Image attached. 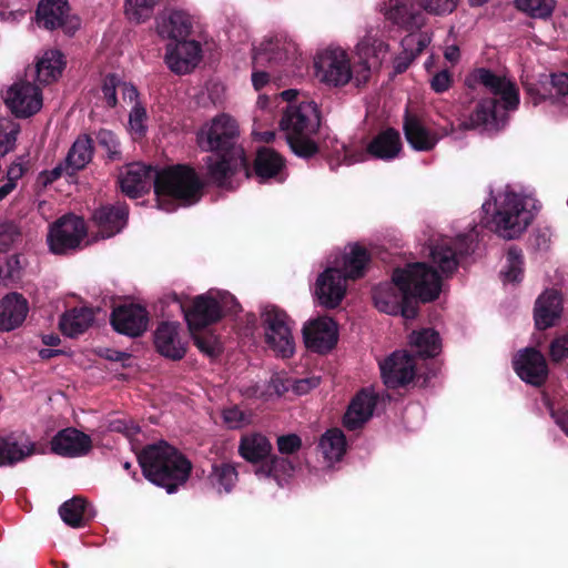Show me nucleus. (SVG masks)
Masks as SVG:
<instances>
[{
  "mask_svg": "<svg viewBox=\"0 0 568 568\" xmlns=\"http://www.w3.org/2000/svg\"><path fill=\"white\" fill-rule=\"evenodd\" d=\"M440 292L438 271L425 262H416L395 268L390 283L374 288L373 300L379 312L414 320L418 314V302H433Z\"/></svg>",
  "mask_w": 568,
  "mask_h": 568,
  "instance_id": "nucleus-1",
  "label": "nucleus"
},
{
  "mask_svg": "<svg viewBox=\"0 0 568 568\" xmlns=\"http://www.w3.org/2000/svg\"><path fill=\"white\" fill-rule=\"evenodd\" d=\"M465 82L469 88L481 87L495 98L481 99L462 125L467 130L481 128L488 132H499L508 120L507 112L517 110L519 105L516 83L487 68L473 70Z\"/></svg>",
  "mask_w": 568,
  "mask_h": 568,
  "instance_id": "nucleus-2",
  "label": "nucleus"
},
{
  "mask_svg": "<svg viewBox=\"0 0 568 568\" xmlns=\"http://www.w3.org/2000/svg\"><path fill=\"white\" fill-rule=\"evenodd\" d=\"M138 462L143 476L169 494L187 481L193 468L184 454L165 442L143 447L138 454Z\"/></svg>",
  "mask_w": 568,
  "mask_h": 568,
  "instance_id": "nucleus-3",
  "label": "nucleus"
},
{
  "mask_svg": "<svg viewBox=\"0 0 568 568\" xmlns=\"http://www.w3.org/2000/svg\"><path fill=\"white\" fill-rule=\"evenodd\" d=\"M204 186L195 169L187 164L169 165L154 175L158 207L165 212L196 204L204 194Z\"/></svg>",
  "mask_w": 568,
  "mask_h": 568,
  "instance_id": "nucleus-4",
  "label": "nucleus"
},
{
  "mask_svg": "<svg viewBox=\"0 0 568 568\" xmlns=\"http://www.w3.org/2000/svg\"><path fill=\"white\" fill-rule=\"evenodd\" d=\"M372 256L367 248L354 244L343 257L342 268H326L316 281L315 294L321 305L335 308L346 293V281H356L365 276Z\"/></svg>",
  "mask_w": 568,
  "mask_h": 568,
  "instance_id": "nucleus-5",
  "label": "nucleus"
},
{
  "mask_svg": "<svg viewBox=\"0 0 568 568\" xmlns=\"http://www.w3.org/2000/svg\"><path fill=\"white\" fill-rule=\"evenodd\" d=\"M321 125L320 111L314 102L287 105L280 128L286 132L290 149L300 158L308 159L318 153V145L312 139Z\"/></svg>",
  "mask_w": 568,
  "mask_h": 568,
  "instance_id": "nucleus-6",
  "label": "nucleus"
},
{
  "mask_svg": "<svg viewBox=\"0 0 568 568\" xmlns=\"http://www.w3.org/2000/svg\"><path fill=\"white\" fill-rule=\"evenodd\" d=\"M240 128L235 119L226 113L215 115L204 123L196 133V143L204 152L242 154L239 143Z\"/></svg>",
  "mask_w": 568,
  "mask_h": 568,
  "instance_id": "nucleus-7",
  "label": "nucleus"
},
{
  "mask_svg": "<svg viewBox=\"0 0 568 568\" xmlns=\"http://www.w3.org/2000/svg\"><path fill=\"white\" fill-rule=\"evenodd\" d=\"M535 214L527 209L525 200L517 194H506L493 220L494 232L504 240L518 239L531 224Z\"/></svg>",
  "mask_w": 568,
  "mask_h": 568,
  "instance_id": "nucleus-8",
  "label": "nucleus"
},
{
  "mask_svg": "<svg viewBox=\"0 0 568 568\" xmlns=\"http://www.w3.org/2000/svg\"><path fill=\"white\" fill-rule=\"evenodd\" d=\"M476 234H458L456 237H442L429 246L432 263L445 276H452L463 260L475 252Z\"/></svg>",
  "mask_w": 568,
  "mask_h": 568,
  "instance_id": "nucleus-9",
  "label": "nucleus"
},
{
  "mask_svg": "<svg viewBox=\"0 0 568 568\" xmlns=\"http://www.w3.org/2000/svg\"><path fill=\"white\" fill-rule=\"evenodd\" d=\"M265 343L282 358L294 354L295 343L287 313L276 305H266L261 313Z\"/></svg>",
  "mask_w": 568,
  "mask_h": 568,
  "instance_id": "nucleus-10",
  "label": "nucleus"
},
{
  "mask_svg": "<svg viewBox=\"0 0 568 568\" xmlns=\"http://www.w3.org/2000/svg\"><path fill=\"white\" fill-rule=\"evenodd\" d=\"M88 235V226L83 217L65 214L53 222L47 235L50 252L58 255L69 254L81 247Z\"/></svg>",
  "mask_w": 568,
  "mask_h": 568,
  "instance_id": "nucleus-11",
  "label": "nucleus"
},
{
  "mask_svg": "<svg viewBox=\"0 0 568 568\" xmlns=\"http://www.w3.org/2000/svg\"><path fill=\"white\" fill-rule=\"evenodd\" d=\"M298 47L286 33H275L266 37L255 49L253 64L268 67L270 70L287 68L296 64Z\"/></svg>",
  "mask_w": 568,
  "mask_h": 568,
  "instance_id": "nucleus-12",
  "label": "nucleus"
},
{
  "mask_svg": "<svg viewBox=\"0 0 568 568\" xmlns=\"http://www.w3.org/2000/svg\"><path fill=\"white\" fill-rule=\"evenodd\" d=\"M316 78L331 87H344L353 77L347 53L342 49H326L314 61Z\"/></svg>",
  "mask_w": 568,
  "mask_h": 568,
  "instance_id": "nucleus-13",
  "label": "nucleus"
},
{
  "mask_svg": "<svg viewBox=\"0 0 568 568\" xmlns=\"http://www.w3.org/2000/svg\"><path fill=\"white\" fill-rule=\"evenodd\" d=\"M219 158L207 155L204 159L206 164V176L215 186L223 190H233L232 178L244 170L246 178L250 176L248 161L245 152L233 154L227 152L215 153Z\"/></svg>",
  "mask_w": 568,
  "mask_h": 568,
  "instance_id": "nucleus-14",
  "label": "nucleus"
},
{
  "mask_svg": "<svg viewBox=\"0 0 568 568\" xmlns=\"http://www.w3.org/2000/svg\"><path fill=\"white\" fill-rule=\"evenodd\" d=\"M36 22L39 28L49 31L61 29L69 36L80 26L79 19L70 14L68 0H40L36 10Z\"/></svg>",
  "mask_w": 568,
  "mask_h": 568,
  "instance_id": "nucleus-15",
  "label": "nucleus"
},
{
  "mask_svg": "<svg viewBox=\"0 0 568 568\" xmlns=\"http://www.w3.org/2000/svg\"><path fill=\"white\" fill-rule=\"evenodd\" d=\"M402 151V141L399 132L393 128H388L379 132L373 140L367 144L366 150H359L357 152H345V159L347 163H356L366 160L367 154L375 159L389 161L398 156Z\"/></svg>",
  "mask_w": 568,
  "mask_h": 568,
  "instance_id": "nucleus-16",
  "label": "nucleus"
},
{
  "mask_svg": "<svg viewBox=\"0 0 568 568\" xmlns=\"http://www.w3.org/2000/svg\"><path fill=\"white\" fill-rule=\"evenodd\" d=\"M182 311L190 332L207 328L222 320L219 300L211 293L194 296L190 306H183Z\"/></svg>",
  "mask_w": 568,
  "mask_h": 568,
  "instance_id": "nucleus-17",
  "label": "nucleus"
},
{
  "mask_svg": "<svg viewBox=\"0 0 568 568\" xmlns=\"http://www.w3.org/2000/svg\"><path fill=\"white\" fill-rule=\"evenodd\" d=\"M379 368L388 388L404 387L416 376L415 356L407 352H394L379 364Z\"/></svg>",
  "mask_w": 568,
  "mask_h": 568,
  "instance_id": "nucleus-18",
  "label": "nucleus"
},
{
  "mask_svg": "<svg viewBox=\"0 0 568 568\" xmlns=\"http://www.w3.org/2000/svg\"><path fill=\"white\" fill-rule=\"evenodd\" d=\"M513 367L521 381L535 387H541L549 375L544 354L535 347L520 351L513 359Z\"/></svg>",
  "mask_w": 568,
  "mask_h": 568,
  "instance_id": "nucleus-19",
  "label": "nucleus"
},
{
  "mask_svg": "<svg viewBox=\"0 0 568 568\" xmlns=\"http://www.w3.org/2000/svg\"><path fill=\"white\" fill-rule=\"evenodd\" d=\"M149 321V312L139 304L119 305L110 316L113 329L129 337L141 336L148 329Z\"/></svg>",
  "mask_w": 568,
  "mask_h": 568,
  "instance_id": "nucleus-20",
  "label": "nucleus"
},
{
  "mask_svg": "<svg viewBox=\"0 0 568 568\" xmlns=\"http://www.w3.org/2000/svg\"><path fill=\"white\" fill-rule=\"evenodd\" d=\"M129 221V205L125 202L104 204L91 214V222L102 239H110L124 230Z\"/></svg>",
  "mask_w": 568,
  "mask_h": 568,
  "instance_id": "nucleus-21",
  "label": "nucleus"
},
{
  "mask_svg": "<svg viewBox=\"0 0 568 568\" xmlns=\"http://www.w3.org/2000/svg\"><path fill=\"white\" fill-rule=\"evenodd\" d=\"M4 101L17 118H28L42 106L41 90L30 82L14 83L8 90Z\"/></svg>",
  "mask_w": 568,
  "mask_h": 568,
  "instance_id": "nucleus-22",
  "label": "nucleus"
},
{
  "mask_svg": "<svg viewBox=\"0 0 568 568\" xmlns=\"http://www.w3.org/2000/svg\"><path fill=\"white\" fill-rule=\"evenodd\" d=\"M201 52V44L186 38L168 43L164 60L172 72L185 74L196 67Z\"/></svg>",
  "mask_w": 568,
  "mask_h": 568,
  "instance_id": "nucleus-23",
  "label": "nucleus"
},
{
  "mask_svg": "<svg viewBox=\"0 0 568 568\" xmlns=\"http://www.w3.org/2000/svg\"><path fill=\"white\" fill-rule=\"evenodd\" d=\"M524 89L535 105L547 100L551 103H566L568 99V74L545 75L537 83L525 82Z\"/></svg>",
  "mask_w": 568,
  "mask_h": 568,
  "instance_id": "nucleus-24",
  "label": "nucleus"
},
{
  "mask_svg": "<svg viewBox=\"0 0 568 568\" xmlns=\"http://www.w3.org/2000/svg\"><path fill=\"white\" fill-rule=\"evenodd\" d=\"M305 346L312 352L326 354L337 344L336 323L329 317L311 321L303 328Z\"/></svg>",
  "mask_w": 568,
  "mask_h": 568,
  "instance_id": "nucleus-25",
  "label": "nucleus"
},
{
  "mask_svg": "<svg viewBox=\"0 0 568 568\" xmlns=\"http://www.w3.org/2000/svg\"><path fill=\"white\" fill-rule=\"evenodd\" d=\"M158 169L140 162L128 164L119 176L121 191L129 197L136 199L154 187V175Z\"/></svg>",
  "mask_w": 568,
  "mask_h": 568,
  "instance_id": "nucleus-26",
  "label": "nucleus"
},
{
  "mask_svg": "<svg viewBox=\"0 0 568 568\" xmlns=\"http://www.w3.org/2000/svg\"><path fill=\"white\" fill-rule=\"evenodd\" d=\"M156 352L171 361H181L187 351V342L181 337V324L162 322L154 332Z\"/></svg>",
  "mask_w": 568,
  "mask_h": 568,
  "instance_id": "nucleus-27",
  "label": "nucleus"
},
{
  "mask_svg": "<svg viewBox=\"0 0 568 568\" xmlns=\"http://www.w3.org/2000/svg\"><path fill=\"white\" fill-rule=\"evenodd\" d=\"M50 445L52 453L69 458L85 456L93 446L91 437L74 427L59 430L52 437Z\"/></svg>",
  "mask_w": 568,
  "mask_h": 568,
  "instance_id": "nucleus-28",
  "label": "nucleus"
},
{
  "mask_svg": "<svg viewBox=\"0 0 568 568\" xmlns=\"http://www.w3.org/2000/svg\"><path fill=\"white\" fill-rule=\"evenodd\" d=\"M385 17L406 31L419 30L426 23L425 14L415 8L412 0H388Z\"/></svg>",
  "mask_w": 568,
  "mask_h": 568,
  "instance_id": "nucleus-29",
  "label": "nucleus"
},
{
  "mask_svg": "<svg viewBox=\"0 0 568 568\" xmlns=\"http://www.w3.org/2000/svg\"><path fill=\"white\" fill-rule=\"evenodd\" d=\"M378 396L373 390L362 389L351 400L343 416V425L348 430H357L372 417Z\"/></svg>",
  "mask_w": 568,
  "mask_h": 568,
  "instance_id": "nucleus-30",
  "label": "nucleus"
},
{
  "mask_svg": "<svg viewBox=\"0 0 568 568\" xmlns=\"http://www.w3.org/2000/svg\"><path fill=\"white\" fill-rule=\"evenodd\" d=\"M29 313V302L18 292L7 293L0 298V332H11L20 327Z\"/></svg>",
  "mask_w": 568,
  "mask_h": 568,
  "instance_id": "nucleus-31",
  "label": "nucleus"
},
{
  "mask_svg": "<svg viewBox=\"0 0 568 568\" xmlns=\"http://www.w3.org/2000/svg\"><path fill=\"white\" fill-rule=\"evenodd\" d=\"M191 16L184 10H171L156 18V32L162 39L179 41L192 31Z\"/></svg>",
  "mask_w": 568,
  "mask_h": 568,
  "instance_id": "nucleus-32",
  "label": "nucleus"
},
{
  "mask_svg": "<svg viewBox=\"0 0 568 568\" xmlns=\"http://www.w3.org/2000/svg\"><path fill=\"white\" fill-rule=\"evenodd\" d=\"M403 130L408 144L416 151H432L438 143L440 136L427 129L417 115L406 109L404 114Z\"/></svg>",
  "mask_w": 568,
  "mask_h": 568,
  "instance_id": "nucleus-33",
  "label": "nucleus"
},
{
  "mask_svg": "<svg viewBox=\"0 0 568 568\" xmlns=\"http://www.w3.org/2000/svg\"><path fill=\"white\" fill-rule=\"evenodd\" d=\"M562 312V297L556 290H546L535 303L534 320L539 331L547 329L556 324Z\"/></svg>",
  "mask_w": 568,
  "mask_h": 568,
  "instance_id": "nucleus-34",
  "label": "nucleus"
},
{
  "mask_svg": "<svg viewBox=\"0 0 568 568\" xmlns=\"http://www.w3.org/2000/svg\"><path fill=\"white\" fill-rule=\"evenodd\" d=\"M284 166V158L275 150L266 146H262L257 150L253 171L261 183L271 179L283 182L282 171Z\"/></svg>",
  "mask_w": 568,
  "mask_h": 568,
  "instance_id": "nucleus-35",
  "label": "nucleus"
},
{
  "mask_svg": "<svg viewBox=\"0 0 568 568\" xmlns=\"http://www.w3.org/2000/svg\"><path fill=\"white\" fill-rule=\"evenodd\" d=\"M95 312L91 307H74L62 314L59 321L61 333L75 338L87 332L94 323Z\"/></svg>",
  "mask_w": 568,
  "mask_h": 568,
  "instance_id": "nucleus-36",
  "label": "nucleus"
},
{
  "mask_svg": "<svg viewBox=\"0 0 568 568\" xmlns=\"http://www.w3.org/2000/svg\"><path fill=\"white\" fill-rule=\"evenodd\" d=\"M271 452L268 438L260 433L246 434L240 439L239 454L251 464L261 465L270 457Z\"/></svg>",
  "mask_w": 568,
  "mask_h": 568,
  "instance_id": "nucleus-37",
  "label": "nucleus"
},
{
  "mask_svg": "<svg viewBox=\"0 0 568 568\" xmlns=\"http://www.w3.org/2000/svg\"><path fill=\"white\" fill-rule=\"evenodd\" d=\"M34 452V444L28 439L19 440L13 435L0 437V466H14Z\"/></svg>",
  "mask_w": 568,
  "mask_h": 568,
  "instance_id": "nucleus-38",
  "label": "nucleus"
},
{
  "mask_svg": "<svg viewBox=\"0 0 568 568\" xmlns=\"http://www.w3.org/2000/svg\"><path fill=\"white\" fill-rule=\"evenodd\" d=\"M409 345L415 355L423 358L437 356L442 349L439 334L433 328L414 331L409 335Z\"/></svg>",
  "mask_w": 568,
  "mask_h": 568,
  "instance_id": "nucleus-39",
  "label": "nucleus"
},
{
  "mask_svg": "<svg viewBox=\"0 0 568 568\" xmlns=\"http://www.w3.org/2000/svg\"><path fill=\"white\" fill-rule=\"evenodd\" d=\"M295 470L293 463L287 457L270 455L261 465L256 466L255 474L258 477L274 478L278 485L291 477Z\"/></svg>",
  "mask_w": 568,
  "mask_h": 568,
  "instance_id": "nucleus-40",
  "label": "nucleus"
},
{
  "mask_svg": "<svg viewBox=\"0 0 568 568\" xmlns=\"http://www.w3.org/2000/svg\"><path fill=\"white\" fill-rule=\"evenodd\" d=\"M87 508V499L81 496H74L59 507V515L68 526L80 528L85 526V523L89 519Z\"/></svg>",
  "mask_w": 568,
  "mask_h": 568,
  "instance_id": "nucleus-41",
  "label": "nucleus"
},
{
  "mask_svg": "<svg viewBox=\"0 0 568 568\" xmlns=\"http://www.w3.org/2000/svg\"><path fill=\"white\" fill-rule=\"evenodd\" d=\"M63 67L62 53L58 50L48 51L37 63V80L49 84L61 75Z\"/></svg>",
  "mask_w": 568,
  "mask_h": 568,
  "instance_id": "nucleus-42",
  "label": "nucleus"
},
{
  "mask_svg": "<svg viewBox=\"0 0 568 568\" xmlns=\"http://www.w3.org/2000/svg\"><path fill=\"white\" fill-rule=\"evenodd\" d=\"M93 155V140L90 135H80L70 148L65 158L67 168L79 171L85 168Z\"/></svg>",
  "mask_w": 568,
  "mask_h": 568,
  "instance_id": "nucleus-43",
  "label": "nucleus"
},
{
  "mask_svg": "<svg viewBox=\"0 0 568 568\" xmlns=\"http://www.w3.org/2000/svg\"><path fill=\"white\" fill-rule=\"evenodd\" d=\"M239 479L234 465L230 463H214L207 477L210 485L221 493H231Z\"/></svg>",
  "mask_w": 568,
  "mask_h": 568,
  "instance_id": "nucleus-44",
  "label": "nucleus"
},
{
  "mask_svg": "<svg viewBox=\"0 0 568 568\" xmlns=\"http://www.w3.org/2000/svg\"><path fill=\"white\" fill-rule=\"evenodd\" d=\"M324 457L328 460L338 462L346 452V438L339 428L326 430L318 443Z\"/></svg>",
  "mask_w": 568,
  "mask_h": 568,
  "instance_id": "nucleus-45",
  "label": "nucleus"
},
{
  "mask_svg": "<svg viewBox=\"0 0 568 568\" xmlns=\"http://www.w3.org/2000/svg\"><path fill=\"white\" fill-rule=\"evenodd\" d=\"M190 335L194 345L202 354L211 358H216L222 354V343L219 336L215 335L212 331L206 328H197L193 329V332H190Z\"/></svg>",
  "mask_w": 568,
  "mask_h": 568,
  "instance_id": "nucleus-46",
  "label": "nucleus"
},
{
  "mask_svg": "<svg viewBox=\"0 0 568 568\" xmlns=\"http://www.w3.org/2000/svg\"><path fill=\"white\" fill-rule=\"evenodd\" d=\"M97 144L105 153L106 161L120 162L123 160L121 143L118 135L106 129H101L95 134Z\"/></svg>",
  "mask_w": 568,
  "mask_h": 568,
  "instance_id": "nucleus-47",
  "label": "nucleus"
},
{
  "mask_svg": "<svg viewBox=\"0 0 568 568\" xmlns=\"http://www.w3.org/2000/svg\"><path fill=\"white\" fill-rule=\"evenodd\" d=\"M160 0H125V14L130 21L144 22L153 14L154 6Z\"/></svg>",
  "mask_w": 568,
  "mask_h": 568,
  "instance_id": "nucleus-48",
  "label": "nucleus"
},
{
  "mask_svg": "<svg viewBox=\"0 0 568 568\" xmlns=\"http://www.w3.org/2000/svg\"><path fill=\"white\" fill-rule=\"evenodd\" d=\"M506 261V270L501 272L505 276V281L511 283L520 282L524 275V256L521 250L517 246L509 247Z\"/></svg>",
  "mask_w": 568,
  "mask_h": 568,
  "instance_id": "nucleus-49",
  "label": "nucleus"
},
{
  "mask_svg": "<svg viewBox=\"0 0 568 568\" xmlns=\"http://www.w3.org/2000/svg\"><path fill=\"white\" fill-rule=\"evenodd\" d=\"M516 7L532 18L546 19L551 16L556 0H515Z\"/></svg>",
  "mask_w": 568,
  "mask_h": 568,
  "instance_id": "nucleus-50",
  "label": "nucleus"
},
{
  "mask_svg": "<svg viewBox=\"0 0 568 568\" xmlns=\"http://www.w3.org/2000/svg\"><path fill=\"white\" fill-rule=\"evenodd\" d=\"M459 0H418L419 7L432 16L444 17L453 13Z\"/></svg>",
  "mask_w": 568,
  "mask_h": 568,
  "instance_id": "nucleus-51",
  "label": "nucleus"
},
{
  "mask_svg": "<svg viewBox=\"0 0 568 568\" xmlns=\"http://www.w3.org/2000/svg\"><path fill=\"white\" fill-rule=\"evenodd\" d=\"M432 38L427 32H414L409 31L402 40V47L405 50H409L415 58H417L430 43Z\"/></svg>",
  "mask_w": 568,
  "mask_h": 568,
  "instance_id": "nucleus-52",
  "label": "nucleus"
},
{
  "mask_svg": "<svg viewBox=\"0 0 568 568\" xmlns=\"http://www.w3.org/2000/svg\"><path fill=\"white\" fill-rule=\"evenodd\" d=\"M146 119L148 115L145 108L140 102H136L130 112L129 124L132 131H134V133L139 134L140 136L144 135L146 132Z\"/></svg>",
  "mask_w": 568,
  "mask_h": 568,
  "instance_id": "nucleus-53",
  "label": "nucleus"
},
{
  "mask_svg": "<svg viewBox=\"0 0 568 568\" xmlns=\"http://www.w3.org/2000/svg\"><path fill=\"white\" fill-rule=\"evenodd\" d=\"M20 236L18 226L12 221L0 222V251H6Z\"/></svg>",
  "mask_w": 568,
  "mask_h": 568,
  "instance_id": "nucleus-54",
  "label": "nucleus"
},
{
  "mask_svg": "<svg viewBox=\"0 0 568 568\" xmlns=\"http://www.w3.org/2000/svg\"><path fill=\"white\" fill-rule=\"evenodd\" d=\"M120 83L119 78L115 74H108L103 79L102 93L103 99L109 108H114L118 103L116 87Z\"/></svg>",
  "mask_w": 568,
  "mask_h": 568,
  "instance_id": "nucleus-55",
  "label": "nucleus"
},
{
  "mask_svg": "<svg viewBox=\"0 0 568 568\" xmlns=\"http://www.w3.org/2000/svg\"><path fill=\"white\" fill-rule=\"evenodd\" d=\"M219 304L221 305L222 318L225 315H236L242 311V306L234 295L229 292L217 294Z\"/></svg>",
  "mask_w": 568,
  "mask_h": 568,
  "instance_id": "nucleus-56",
  "label": "nucleus"
},
{
  "mask_svg": "<svg viewBox=\"0 0 568 568\" xmlns=\"http://www.w3.org/2000/svg\"><path fill=\"white\" fill-rule=\"evenodd\" d=\"M222 418L229 428L236 429L243 426L245 416L237 406H232L223 409Z\"/></svg>",
  "mask_w": 568,
  "mask_h": 568,
  "instance_id": "nucleus-57",
  "label": "nucleus"
},
{
  "mask_svg": "<svg viewBox=\"0 0 568 568\" xmlns=\"http://www.w3.org/2000/svg\"><path fill=\"white\" fill-rule=\"evenodd\" d=\"M302 446V440L296 434L282 435L277 437V448L281 454H293Z\"/></svg>",
  "mask_w": 568,
  "mask_h": 568,
  "instance_id": "nucleus-58",
  "label": "nucleus"
},
{
  "mask_svg": "<svg viewBox=\"0 0 568 568\" xmlns=\"http://www.w3.org/2000/svg\"><path fill=\"white\" fill-rule=\"evenodd\" d=\"M549 354L554 362L568 358V335L555 338L550 344Z\"/></svg>",
  "mask_w": 568,
  "mask_h": 568,
  "instance_id": "nucleus-59",
  "label": "nucleus"
},
{
  "mask_svg": "<svg viewBox=\"0 0 568 568\" xmlns=\"http://www.w3.org/2000/svg\"><path fill=\"white\" fill-rule=\"evenodd\" d=\"M453 77L448 70L437 72L430 80V88L436 93H444L452 87Z\"/></svg>",
  "mask_w": 568,
  "mask_h": 568,
  "instance_id": "nucleus-60",
  "label": "nucleus"
},
{
  "mask_svg": "<svg viewBox=\"0 0 568 568\" xmlns=\"http://www.w3.org/2000/svg\"><path fill=\"white\" fill-rule=\"evenodd\" d=\"M415 59V55L409 50L403 49V52L399 55H397L394 60L395 73H404Z\"/></svg>",
  "mask_w": 568,
  "mask_h": 568,
  "instance_id": "nucleus-61",
  "label": "nucleus"
},
{
  "mask_svg": "<svg viewBox=\"0 0 568 568\" xmlns=\"http://www.w3.org/2000/svg\"><path fill=\"white\" fill-rule=\"evenodd\" d=\"M268 69V67H256L253 64V73H252V84L256 91L262 90L270 81L271 73L266 70L260 69Z\"/></svg>",
  "mask_w": 568,
  "mask_h": 568,
  "instance_id": "nucleus-62",
  "label": "nucleus"
},
{
  "mask_svg": "<svg viewBox=\"0 0 568 568\" xmlns=\"http://www.w3.org/2000/svg\"><path fill=\"white\" fill-rule=\"evenodd\" d=\"M318 384V378H302L292 381V388L297 395H303L317 387Z\"/></svg>",
  "mask_w": 568,
  "mask_h": 568,
  "instance_id": "nucleus-63",
  "label": "nucleus"
},
{
  "mask_svg": "<svg viewBox=\"0 0 568 568\" xmlns=\"http://www.w3.org/2000/svg\"><path fill=\"white\" fill-rule=\"evenodd\" d=\"M550 415L560 429L568 436V409L550 408Z\"/></svg>",
  "mask_w": 568,
  "mask_h": 568,
  "instance_id": "nucleus-64",
  "label": "nucleus"
}]
</instances>
